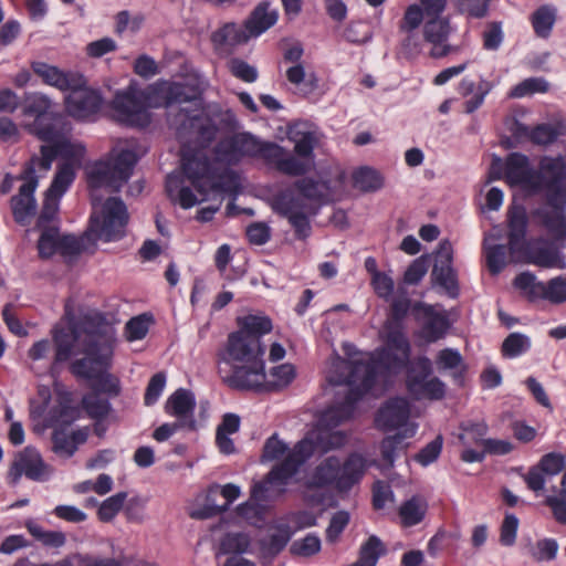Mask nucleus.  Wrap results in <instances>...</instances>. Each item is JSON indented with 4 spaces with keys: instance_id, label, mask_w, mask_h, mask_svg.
I'll use <instances>...</instances> for the list:
<instances>
[{
    "instance_id": "obj_27",
    "label": "nucleus",
    "mask_w": 566,
    "mask_h": 566,
    "mask_svg": "<svg viewBox=\"0 0 566 566\" xmlns=\"http://www.w3.org/2000/svg\"><path fill=\"white\" fill-rule=\"evenodd\" d=\"M189 126L195 130L197 139L200 144L199 147H192V149H206L216 139L219 132L218 125L210 116H203L201 114L189 116ZM184 148H191V146L184 145L180 150V158L182 157Z\"/></svg>"
},
{
    "instance_id": "obj_9",
    "label": "nucleus",
    "mask_w": 566,
    "mask_h": 566,
    "mask_svg": "<svg viewBox=\"0 0 566 566\" xmlns=\"http://www.w3.org/2000/svg\"><path fill=\"white\" fill-rule=\"evenodd\" d=\"M432 361L427 356L417 357L406 370V389L415 401L442 400L447 395V385L440 378L432 376Z\"/></svg>"
},
{
    "instance_id": "obj_15",
    "label": "nucleus",
    "mask_w": 566,
    "mask_h": 566,
    "mask_svg": "<svg viewBox=\"0 0 566 566\" xmlns=\"http://www.w3.org/2000/svg\"><path fill=\"white\" fill-rule=\"evenodd\" d=\"M254 158H261L269 166L286 176L300 177L310 171V164L297 159L289 154L286 149L274 142H259Z\"/></svg>"
},
{
    "instance_id": "obj_12",
    "label": "nucleus",
    "mask_w": 566,
    "mask_h": 566,
    "mask_svg": "<svg viewBox=\"0 0 566 566\" xmlns=\"http://www.w3.org/2000/svg\"><path fill=\"white\" fill-rule=\"evenodd\" d=\"M18 179L24 182L20 186L18 195L11 198L10 207L14 221L20 226H27L36 212L34 192L38 188L39 179L34 165H24Z\"/></svg>"
},
{
    "instance_id": "obj_14",
    "label": "nucleus",
    "mask_w": 566,
    "mask_h": 566,
    "mask_svg": "<svg viewBox=\"0 0 566 566\" xmlns=\"http://www.w3.org/2000/svg\"><path fill=\"white\" fill-rule=\"evenodd\" d=\"M67 92L64 101L67 114L81 122H95L104 104L102 93L87 87V83Z\"/></svg>"
},
{
    "instance_id": "obj_25",
    "label": "nucleus",
    "mask_w": 566,
    "mask_h": 566,
    "mask_svg": "<svg viewBox=\"0 0 566 566\" xmlns=\"http://www.w3.org/2000/svg\"><path fill=\"white\" fill-rule=\"evenodd\" d=\"M270 1H261L244 21V27L252 38L260 36L277 22V11L270 10Z\"/></svg>"
},
{
    "instance_id": "obj_36",
    "label": "nucleus",
    "mask_w": 566,
    "mask_h": 566,
    "mask_svg": "<svg viewBox=\"0 0 566 566\" xmlns=\"http://www.w3.org/2000/svg\"><path fill=\"white\" fill-rule=\"evenodd\" d=\"M428 505L418 496L405 501L399 507V516L405 527L421 523L426 516Z\"/></svg>"
},
{
    "instance_id": "obj_1",
    "label": "nucleus",
    "mask_w": 566,
    "mask_h": 566,
    "mask_svg": "<svg viewBox=\"0 0 566 566\" xmlns=\"http://www.w3.org/2000/svg\"><path fill=\"white\" fill-rule=\"evenodd\" d=\"M203 88L200 83L157 81L147 90H142L129 84L125 90L118 91L112 102V108L118 123L128 126L145 128L150 123L147 111L151 95L163 99V104L169 107L174 104H182L201 98Z\"/></svg>"
},
{
    "instance_id": "obj_53",
    "label": "nucleus",
    "mask_w": 566,
    "mask_h": 566,
    "mask_svg": "<svg viewBox=\"0 0 566 566\" xmlns=\"http://www.w3.org/2000/svg\"><path fill=\"white\" fill-rule=\"evenodd\" d=\"M60 158L63 159L62 164H71L73 169L81 167L82 161L86 154V148L81 143H72L67 137L61 140Z\"/></svg>"
},
{
    "instance_id": "obj_37",
    "label": "nucleus",
    "mask_w": 566,
    "mask_h": 566,
    "mask_svg": "<svg viewBox=\"0 0 566 566\" xmlns=\"http://www.w3.org/2000/svg\"><path fill=\"white\" fill-rule=\"evenodd\" d=\"M566 134V128L560 123H542L532 127L531 143L538 146L554 144Z\"/></svg>"
},
{
    "instance_id": "obj_45",
    "label": "nucleus",
    "mask_w": 566,
    "mask_h": 566,
    "mask_svg": "<svg viewBox=\"0 0 566 566\" xmlns=\"http://www.w3.org/2000/svg\"><path fill=\"white\" fill-rule=\"evenodd\" d=\"M251 538L245 533H227L220 542V552L224 555L239 556L248 552Z\"/></svg>"
},
{
    "instance_id": "obj_30",
    "label": "nucleus",
    "mask_w": 566,
    "mask_h": 566,
    "mask_svg": "<svg viewBox=\"0 0 566 566\" xmlns=\"http://www.w3.org/2000/svg\"><path fill=\"white\" fill-rule=\"evenodd\" d=\"M557 20V9L553 4L539 6L530 17L534 33L541 39H548Z\"/></svg>"
},
{
    "instance_id": "obj_51",
    "label": "nucleus",
    "mask_w": 566,
    "mask_h": 566,
    "mask_svg": "<svg viewBox=\"0 0 566 566\" xmlns=\"http://www.w3.org/2000/svg\"><path fill=\"white\" fill-rule=\"evenodd\" d=\"M214 159L218 163L227 165L239 164V156L237 151V144L234 134L224 138H221L213 147Z\"/></svg>"
},
{
    "instance_id": "obj_61",
    "label": "nucleus",
    "mask_w": 566,
    "mask_h": 566,
    "mask_svg": "<svg viewBox=\"0 0 566 566\" xmlns=\"http://www.w3.org/2000/svg\"><path fill=\"white\" fill-rule=\"evenodd\" d=\"M292 534L286 527H280L277 532L270 535L268 541L261 542L262 551L274 557L279 555L287 545Z\"/></svg>"
},
{
    "instance_id": "obj_23",
    "label": "nucleus",
    "mask_w": 566,
    "mask_h": 566,
    "mask_svg": "<svg viewBox=\"0 0 566 566\" xmlns=\"http://www.w3.org/2000/svg\"><path fill=\"white\" fill-rule=\"evenodd\" d=\"M287 138L294 143L296 158L308 163L311 169L315 158L314 149L318 144L316 132L308 129L305 123H296L289 126Z\"/></svg>"
},
{
    "instance_id": "obj_35",
    "label": "nucleus",
    "mask_w": 566,
    "mask_h": 566,
    "mask_svg": "<svg viewBox=\"0 0 566 566\" xmlns=\"http://www.w3.org/2000/svg\"><path fill=\"white\" fill-rule=\"evenodd\" d=\"M514 286L522 291L530 302L546 300V284L537 281L532 272H522L514 279Z\"/></svg>"
},
{
    "instance_id": "obj_7",
    "label": "nucleus",
    "mask_w": 566,
    "mask_h": 566,
    "mask_svg": "<svg viewBox=\"0 0 566 566\" xmlns=\"http://www.w3.org/2000/svg\"><path fill=\"white\" fill-rule=\"evenodd\" d=\"M181 168L185 177L201 195L207 192L206 185L220 192H233L239 187L235 172L230 169L219 172L214 161L202 149L184 148Z\"/></svg>"
},
{
    "instance_id": "obj_19",
    "label": "nucleus",
    "mask_w": 566,
    "mask_h": 566,
    "mask_svg": "<svg viewBox=\"0 0 566 566\" xmlns=\"http://www.w3.org/2000/svg\"><path fill=\"white\" fill-rule=\"evenodd\" d=\"M31 70L41 77L42 82L49 86H53L62 92L69 88H77L86 84L85 76L75 71H63L55 65L46 62L34 61L31 63Z\"/></svg>"
},
{
    "instance_id": "obj_8",
    "label": "nucleus",
    "mask_w": 566,
    "mask_h": 566,
    "mask_svg": "<svg viewBox=\"0 0 566 566\" xmlns=\"http://www.w3.org/2000/svg\"><path fill=\"white\" fill-rule=\"evenodd\" d=\"M95 367L92 377H81L91 382V391L83 395L81 406L88 418H107L113 411L111 400L120 395L119 379L107 370Z\"/></svg>"
},
{
    "instance_id": "obj_5",
    "label": "nucleus",
    "mask_w": 566,
    "mask_h": 566,
    "mask_svg": "<svg viewBox=\"0 0 566 566\" xmlns=\"http://www.w3.org/2000/svg\"><path fill=\"white\" fill-rule=\"evenodd\" d=\"M78 331L80 338L85 335L82 342L84 357L75 359L70 365V371L75 377H92L93 369L111 368L113 357L114 338L109 334V326L102 313L85 314L73 324Z\"/></svg>"
},
{
    "instance_id": "obj_4",
    "label": "nucleus",
    "mask_w": 566,
    "mask_h": 566,
    "mask_svg": "<svg viewBox=\"0 0 566 566\" xmlns=\"http://www.w3.org/2000/svg\"><path fill=\"white\" fill-rule=\"evenodd\" d=\"M264 353L265 347L261 340H253L242 335V332L230 333L224 347L218 353L219 361L242 365L233 366L232 373L223 378V382L239 391L260 392L264 388L265 379Z\"/></svg>"
},
{
    "instance_id": "obj_34",
    "label": "nucleus",
    "mask_w": 566,
    "mask_h": 566,
    "mask_svg": "<svg viewBox=\"0 0 566 566\" xmlns=\"http://www.w3.org/2000/svg\"><path fill=\"white\" fill-rule=\"evenodd\" d=\"M239 329L242 335L253 340H261V337L272 331V322L266 316L247 315L238 318Z\"/></svg>"
},
{
    "instance_id": "obj_10",
    "label": "nucleus",
    "mask_w": 566,
    "mask_h": 566,
    "mask_svg": "<svg viewBox=\"0 0 566 566\" xmlns=\"http://www.w3.org/2000/svg\"><path fill=\"white\" fill-rule=\"evenodd\" d=\"M539 167L544 176L542 189L546 191V202L536 209L566 214V161L560 156L544 157Z\"/></svg>"
},
{
    "instance_id": "obj_2",
    "label": "nucleus",
    "mask_w": 566,
    "mask_h": 566,
    "mask_svg": "<svg viewBox=\"0 0 566 566\" xmlns=\"http://www.w3.org/2000/svg\"><path fill=\"white\" fill-rule=\"evenodd\" d=\"M410 353V343L405 333L399 328L389 331L386 346L376 356L368 360L352 361L349 373L345 378L331 380L336 385L344 384L349 387L340 403L354 415L356 403L376 385L380 368L385 370L402 369L409 361Z\"/></svg>"
},
{
    "instance_id": "obj_22",
    "label": "nucleus",
    "mask_w": 566,
    "mask_h": 566,
    "mask_svg": "<svg viewBox=\"0 0 566 566\" xmlns=\"http://www.w3.org/2000/svg\"><path fill=\"white\" fill-rule=\"evenodd\" d=\"M340 460L335 455H329L319 462L304 482L307 491L321 490L334 486L338 490L339 485Z\"/></svg>"
},
{
    "instance_id": "obj_64",
    "label": "nucleus",
    "mask_w": 566,
    "mask_h": 566,
    "mask_svg": "<svg viewBox=\"0 0 566 566\" xmlns=\"http://www.w3.org/2000/svg\"><path fill=\"white\" fill-rule=\"evenodd\" d=\"M321 547L319 537L315 533H310L304 538L295 541L290 551L293 555L310 557L317 554Z\"/></svg>"
},
{
    "instance_id": "obj_16",
    "label": "nucleus",
    "mask_w": 566,
    "mask_h": 566,
    "mask_svg": "<svg viewBox=\"0 0 566 566\" xmlns=\"http://www.w3.org/2000/svg\"><path fill=\"white\" fill-rule=\"evenodd\" d=\"M453 248L449 240L439 243L434 252V263L431 271V280L441 286L449 297L457 298L460 294L458 273L452 265Z\"/></svg>"
},
{
    "instance_id": "obj_38",
    "label": "nucleus",
    "mask_w": 566,
    "mask_h": 566,
    "mask_svg": "<svg viewBox=\"0 0 566 566\" xmlns=\"http://www.w3.org/2000/svg\"><path fill=\"white\" fill-rule=\"evenodd\" d=\"M531 338L520 332H513L506 336L501 346L502 356L505 358H516L531 349Z\"/></svg>"
},
{
    "instance_id": "obj_24",
    "label": "nucleus",
    "mask_w": 566,
    "mask_h": 566,
    "mask_svg": "<svg viewBox=\"0 0 566 566\" xmlns=\"http://www.w3.org/2000/svg\"><path fill=\"white\" fill-rule=\"evenodd\" d=\"M509 250L515 253L522 250L527 233L528 217L523 205H513L507 210Z\"/></svg>"
},
{
    "instance_id": "obj_11",
    "label": "nucleus",
    "mask_w": 566,
    "mask_h": 566,
    "mask_svg": "<svg viewBox=\"0 0 566 566\" xmlns=\"http://www.w3.org/2000/svg\"><path fill=\"white\" fill-rule=\"evenodd\" d=\"M127 207L118 197H109L102 207V217L91 216L90 229L105 241H118L125 237L128 223Z\"/></svg>"
},
{
    "instance_id": "obj_29",
    "label": "nucleus",
    "mask_w": 566,
    "mask_h": 566,
    "mask_svg": "<svg viewBox=\"0 0 566 566\" xmlns=\"http://www.w3.org/2000/svg\"><path fill=\"white\" fill-rule=\"evenodd\" d=\"M415 310H422L426 317L422 331L427 340L437 342L444 337L449 328V321L446 315L436 312L431 305L423 303H418Z\"/></svg>"
},
{
    "instance_id": "obj_13",
    "label": "nucleus",
    "mask_w": 566,
    "mask_h": 566,
    "mask_svg": "<svg viewBox=\"0 0 566 566\" xmlns=\"http://www.w3.org/2000/svg\"><path fill=\"white\" fill-rule=\"evenodd\" d=\"M51 468L48 465L40 452L33 447H27L20 451L11 463L7 482L11 486H17L24 475L27 479L35 482L49 480Z\"/></svg>"
},
{
    "instance_id": "obj_60",
    "label": "nucleus",
    "mask_w": 566,
    "mask_h": 566,
    "mask_svg": "<svg viewBox=\"0 0 566 566\" xmlns=\"http://www.w3.org/2000/svg\"><path fill=\"white\" fill-rule=\"evenodd\" d=\"M272 377L274 378L273 382H265L264 388L260 391H269L274 388H285L287 387L295 378V369L291 364H282L276 366L271 371Z\"/></svg>"
},
{
    "instance_id": "obj_31",
    "label": "nucleus",
    "mask_w": 566,
    "mask_h": 566,
    "mask_svg": "<svg viewBox=\"0 0 566 566\" xmlns=\"http://www.w3.org/2000/svg\"><path fill=\"white\" fill-rule=\"evenodd\" d=\"M354 188L361 192H376L384 187V176L375 168L361 166L352 174Z\"/></svg>"
},
{
    "instance_id": "obj_62",
    "label": "nucleus",
    "mask_w": 566,
    "mask_h": 566,
    "mask_svg": "<svg viewBox=\"0 0 566 566\" xmlns=\"http://www.w3.org/2000/svg\"><path fill=\"white\" fill-rule=\"evenodd\" d=\"M51 439L52 450L57 455L71 458L75 454L76 446L71 440V436H67L65 428H54Z\"/></svg>"
},
{
    "instance_id": "obj_26",
    "label": "nucleus",
    "mask_w": 566,
    "mask_h": 566,
    "mask_svg": "<svg viewBox=\"0 0 566 566\" xmlns=\"http://www.w3.org/2000/svg\"><path fill=\"white\" fill-rule=\"evenodd\" d=\"M54 359L52 367L67 361L74 354L75 344L80 340L78 331L73 325L66 329L64 327L53 329Z\"/></svg>"
},
{
    "instance_id": "obj_57",
    "label": "nucleus",
    "mask_w": 566,
    "mask_h": 566,
    "mask_svg": "<svg viewBox=\"0 0 566 566\" xmlns=\"http://www.w3.org/2000/svg\"><path fill=\"white\" fill-rule=\"evenodd\" d=\"M60 145L61 142L57 143H46L40 147V157L33 155L29 161L24 165H34V169L39 166L42 170H50L52 167V163L55 158L60 157Z\"/></svg>"
},
{
    "instance_id": "obj_33",
    "label": "nucleus",
    "mask_w": 566,
    "mask_h": 566,
    "mask_svg": "<svg viewBox=\"0 0 566 566\" xmlns=\"http://www.w3.org/2000/svg\"><path fill=\"white\" fill-rule=\"evenodd\" d=\"M247 28L239 27L234 22L226 23L212 34V42L216 45H238L248 42L251 39Z\"/></svg>"
},
{
    "instance_id": "obj_40",
    "label": "nucleus",
    "mask_w": 566,
    "mask_h": 566,
    "mask_svg": "<svg viewBox=\"0 0 566 566\" xmlns=\"http://www.w3.org/2000/svg\"><path fill=\"white\" fill-rule=\"evenodd\" d=\"M387 554L384 542L377 535H370L360 546L358 559L366 566H376L379 558Z\"/></svg>"
},
{
    "instance_id": "obj_44",
    "label": "nucleus",
    "mask_w": 566,
    "mask_h": 566,
    "mask_svg": "<svg viewBox=\"0 0 566 566\" xmlns=\"http://www.w3.org/2000/svg\"><path fill=\"white\" fill-rule=\"evenodd\" d=\"M450 34V24L446 19L432 18L424 23L423 38L427 42L438 45L447 42Z\"/></svg>"
},
{
    "instance_id": "obj_58",
    "label": "nucleus",
    "mask_w": 566,
    "mask_h": 566,
    "mask_svg": "<svg viewBox=\"0 0 566 566\" xmlns=\"http://www.w3.org/2000/svg\"><path fill=\"white\" fill-rule=\"evenodd\" d=\"M354 415L340 402L328 407L321 416L319 422L323 427L332 430L344 421L349 420Z\"/></svg>"
},
{
    "instance_id": "obj_18",
    "label": "nucleus",
    "mask_w": 566,
    "mask_h": 566,
    "mask_svg": "<svg viewBox=\"0 0 566 566\" xmlns=\"http://www.w3.org/2000/svg\"><path fill=\"white\" fill-rule=\"evenodd\" d=\"M566 464V458L559 452H548L539 461L532 465L527 473H522V468L517 469L528 490L538 493L545 489L546 476L559 474Z\"/></svg>"
},
{
    "instance_id": "obj_47",
    "label": "nucleus",
    "mask_w": 566,
    "mask_h": 566,
    "mask_svg": "<svg viewBox=\"0 0 566 566\" xmlns=\"http://www.w3.org/2000/svg\"><path fill=\"white\" fill-rule=\"evenodd\" d=\"M138 157L134 150L123 149L111 163L120 184L128 181Z\"/></svg>"
},
{
    "instance_id": "obj_63",
    "label": "nucleus",
    "mask_w": 566,
    "mask_h": 566,
    "mask_svg": "<svg viewBox=\"0 0 566 566\" xmlns=\"http://www.w3.org/2000/svg\"><path fill=\"white\" fill-rule=\"evenodd\" d=\"M349 521H350V515L347 511L340 510V511L335 512L332 515V517L329 520V524L325 532L326 541L331 544L336 543L339 539L342 533L345 531V528L349 524Z\"/></svg>"
},
{
    "instance_id": "obj_32",
    "label": "nucleus",
    "mask_w": 566,
    "mask_h": 566,
    "mask_svg": "<svg viewBox=\"0 0 566 566\" xmlns=\"http://www.w3.org/2000/svg\"><path fill=\"white\" fill-rule=\"evenodd\" d=\"M76 177L75 169L71 164H60L56 172L46 189L45 195L49 199L61 200L63 195L69 190Z\"/></svg>"
},
{
    "instance_id": "obj_52",
    "label": "nucleus",
    "mask_w": 566,
    "mask_h": 566,
    "mask_svg": "<svg viewBox=\"0 0 566 566\" xmlns=\"http://www.w3.org/2000/svg\"><path fill=\"white\" fill-rule=\"evenodd\" d=\"M218 491H219L218 484H213V485L209 486L208 493L206 496V504L202 507L192 510L190 512V517H192L195 520H207V518L217 516V515L223 513L224 511H227L228 505H217L214 503L213 495H216Z\"/></svg>"
},
{
    "instance_id": "obj_41",
    "label": "nucleus",
    "mask_w": 566,
    "mask_h": 566,
    "mask_svg": "<svg viewBox=\"0 0 566 566\" xmlns=\"http://www.w3.org/2000/svg\"><path fill=\"white\" fill-rule=\"evenodd\" d=\"M406 438L407 436L405 433L397 432L381 440L380 454L387 468H392L398 457V451L407 448V443H405Z\"/></svg>"
},
{
    "instance_id": "obj_3",
    "label": "nucleus",
    "mask_w": 566,
    "mask_h": 566,
    "mask_svg": "<svg viewBox=\"0 0 566 566\" xmlns=\"http://www.w3.org/2000/svg\"><path fill=\"white\" fill-rule=\"evenodd\" d=\"M410 353V343L405 333L399 328L389 331L386 346L376 356L368 360L352 361L349 373L345 378L331 380L336 385L344 384L349 387L340 403L354 415L356 403L376 385L380 368L385 370L402 369L409 361Z\"/></svg>"
},
{
    "instance_id": "obj_42",
    "label": "nucleus",
    "mask_w": 566,
    "mask_h": 566,
    "mask_svg": "<svg viewBox=\"0 0 566 566\" xmlns=\"http://www.w3.org/2000/svg\"><path fill=\"white\" fill-rule=\"evenodd\" d=\"M25 526L29 533L45 547L60 548L66 543V536L61 531H45L34 522H28Z\"/></svg>"
},
{
    "instance_id": "obj_49",
    "label": "nucleus",
    "mask_w": 566,
    "mask_h": 566,
    "mask_svg": "<svg viewBox=\"0 0 566 566\" xmlns=\"http://www.w3.org/2000/svg\"><path fill=\"white\" fill-rule=\"evenodd\" d=\"M88 180L92 187L113 186L118 181L111 161H98L88 172Z\"/></svg>"
},
{
    "instance_id": "obj_20",
    "label": "nucleus",
    "mask_w": 566,
    "mask_h": 566,
    "mask_svg": "<svg viewBox=\"0 0 566 566\" xmlns=\"http://www.w3.org/2000/svg\"><path fill=\"white\" fill-rule=\"evenodd\" d=\"M164 409L168 416L177 418V421H181L186 426V429L191 431L196 429L193 415L196 398L192 391L178 388L168 397Z\"/></svg>"
},
{
    "instance_id": "obj_55",
    "label": "nucleus",
    "mask_w": 566,
    "mask_h": 566,
    "mask_svg": "<svg viewBox=\"0 0 566 566\" xmlns=\"http://www.w3.org/2000/svg\"><path fill=\"white\" fill-rule=\"evenodd\" d=\"M127 497L126 492H118L104 500L97 510V517L101 522L108 523L114 520L118 512L123 509Z\"/></svg>"
},
{
    "instance_id": "obj_46",
    "label": "nucleus",
    "mask_w": 566,
    "mask_h": 566,
    "mask_svg": "<svg viewBox=\"0 0 566 566\" xmlns=\"http://www.w3.org/2000/svg\"><path fill=\"white\" fill-rule=\"evenodd\" d=\"M300 469V462H294L292 458H289L287 455L284 457V459L274 465L269 473L268 482H273L277 485H286L289 481L296 474V472Z\"/></svg>"
},
{
    "instance_id": "obj_17",
    "label": "nucleus",
    "mask_w": 566,
    "mask_h": 566,
    "mask_svg": "<svg viewBox=\"0 0 566 566\" xmlns=\"http://www.w3.org/2000/svg\"><path fill=\"white\" fill-rule=\"evenodd\" d=\"M506 181L512 186H523L537 192L543 188L544 176L534 170L530 158L517 151L510 153L504 163Z\"/></svg>"
},
{
    "instance_id": "obj_6",
    "label": "nucleus",
    "mask_w": 566,
    "mask_h": 566,
    "mask_svg": "<svg viewBox=\"0 0 566 566\" xmlns=\"http://www.w3.org/2000/svg\"><path fill=\"white\" fill-rule=\"evenodd\" d=\"M531 217L537 226L545 229L549 238H538L534 244L525 243L522 247L526 262L544 269H565L566 261L562 249L566 243V214L533 209Z\"/></svg>"
},
{
    "instance_id": "obj_54",
    "label": "nucleus",
    "mask_w": 566,
    "mask_h": 566,
    "mask_svg": "<svg viewBox=\"0 0 566 566\" xmlns=\"http://www.w3.org/2000/svg\"><path fill=\"white\" fill-rule=\"evenodd\" d=\"M558 542L555 538L546 537L538 539L531 546L528 553L537 563L554 560L558 553Z\"/></svg>"
},
{
    "instance_id": "obj_21",
    "label": "nucleus",
    "mask_w": 566,
    "mask_h": 566,
    "mask_svg": "<svg viewBox=\"0 0 566 566\" xmlns=\"http://www.w3.org/2000/svg\"><path fill=\"white\" fill-rule=\"evenodd\" d=\"M410 416V405L403 397L389 399L377 412L375 422L378 429L391 431L405 426Z\"/></svg>"
},
{
    "instance_id": "obj_39",
    "label": "nucleus",
    "mask_w": 566,
    "mask_h": 566,
    "mask_svg": "<svg viewBox=\"0 0 566 566\" xmlns=\"http://www.w3.org/2000/svg\"><path fill=\"white\" fill-rule=\"evenodd\" d=\"M41 234L38 240L39 256L43 260L52 258L59 251L60 229L59 227L39 228Z\"/></svg>"
},
{
    "instance_id": "obj_59",
    "label": "nucleus",
    "mask_w": 566,
    "mask_h": 566,
    "mask_svg": "<svg viewBox=\"0 0 566 566\" xmlns=\"http://www.w3.org/2000/svg\"><path fill=\"white\" fill-rule=\"evenodd\" d=\"M411 306V301L407 295H398L392 298V302L390 304V319L396 323L395 325L387 326V334L392 328H399L402 333L401 323L407 317L409 310ZM388 335L386 336V338Z\"/></svg>"
},
{
    "instance_id": "obj_48",
    "label": "nucleus",
    "mask_w": 566,
    "mask_h": 566,
    "mask_svg": "<svg viewBox=\"0 0 566 566\" xmlns=\"http://www.w3.org/2000/svg\"><path fill=\"white\" fill-rule=\"evenodd\" d=\"M46 119V116L34 119L29 126V132L44 143H57L63 140L65 136L51 120L48 122Z\"/></svg>"
},
{
    "instance_id": "obj_28",
    "label": "nucleus",
    "mask_w": 566,
    "mask_h": 566,
    "mask_svg": "<svg viewBox=\"0 0 566 566\" xmlns=\"http://www.w3.org/2000/svg\"><path fill=\"white\" fill-rule=\"evenodd\" d=\"M365 459L358 453H350L344 463L340 462L339 492L349 491L357 484L365 473Z\"/></svg>"
},
{
    "instance_id": "obj_50",
    "label": "nucleus",
    "mask_w": 566,
    "mask_h": 566,
    "mask_svg": "<svg viewBox=\"0 0 566 566\" xmlns=\"http://www.w3.org/2000/svg\"><path fill=\"white\" fill-rule=\"evenodd\" d=\"M305 205L298 197L289 193H282L276 197L274 202L275 211L283 218L290 219L304 212Z\"/></svg>"
},
{
    "instance_id": "obj_43",
    "label": "nucleus",
    "mask_w": 566,
    "mask_h": 566,
    "mask_svg": "<svg viewBox=\"0 0 566 566\" xmlns=\"http://www.w3.org/2000/svg\"><path fill=\"white\" fill-rule=\"evenodd\" d=\"M51 107L50 98L39 92H29L23 97V114L35 119L45 117Z\"/></svg>"
},
{
    "instance_id": "obj_56",
    "label": "nucleus",
    "mask_w": 566,
    "mask_h": 566,
    "mask_svg": "<svg viewBox=\"0 0 566 566\" xmlns=\"http://www.w3.org/2000/svg\"><path fill=\"white\" fill-rule=\"evenodd\" d=\"M549 84L545 78L528 77L512 87L509 96L512 98H522L534 93H546Z\"/></svg>"
}]
</instances>
